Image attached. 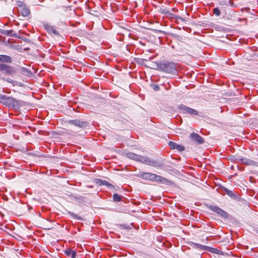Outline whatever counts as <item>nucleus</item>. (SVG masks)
<instances>
[{"label": "nucleus", "mask_w": 258, "mask_h": 258, "mask_svg": "<svg viewBox=\"0 0 258 258\" xmlns=\"http://www.w3.org/2000/svg\"><path fill=\"white\" fill-rule=\"evenodd\" d=\"M68 123L70 125H73L79 128H85L87 126V122L81 121L80 119L69 120L68 121Z\"/></svg>", "instance_id": "obj_8"}, {"label": "nucleus", "mask_w": 258, "mask_h": 258, "mask_svg": "<svg viewBox=\"0 0 258 258\" xmlns=\"http://www.w3.org/2000/svg\"><path fill=\"white\" fill-rule=\"evenodd\" d=\"M213 13L216 16H219L220 14L219 9L215 8L213 9Z\"/></svg>", "instance_id": "obj_24"}, {"label": "nucleus", "mask_w": 258, "mask_h": 258, "mask_svg": "<svg viewBox=\"0 0 258 258\" xmlns=\"http://www.w3.org/2000/svg\"><path fill=\"white\" fill-rule=\"evenodd\" d=\"M94 182H95L96 184H98L99 185H106V186L110 187H113V185L109 183L108 181L106 180H102L100 179L96 178L94 179Z\"/></svg>", "instance_id": "obj_17"}, {"label": "nucleus", "mask_w": 258, "mask_h": 258, "mask_svg": "<svg viewBox=\"0 0 258 258\" xmlns=\"http://www.w3.org/2000/svg\"><path fill=\"white\" fill-rule=\"evenodd\" d=\"M206 251H210L213 253H215L219 255H223V252L218 250V249L213 248L209 246H207Z\"/></svg>", "instance_id": "obj_19"}, {"label": "nucleus", "mask_w": 258, "mask_h": 258, "mask_svg": "<svg viewBox=\"0 0 258 258\" xmlns=\"http://www.w3.org/2000/svg\"><path fill=\"white\" fill-rule=\"evenodd\" d=\"M155 174L149 172H142L140 174V177L145 180L154 181Z\"/></svg>", "instance_id": "obj_14"}, {"label": "nucleus", "mask_w": 258, "mask_h": 258, "mask_svg": "<svg viewBox=\"0 0 258 258\" xmlns=\"http://www.w3.org/2000/svg\"><path fill=\"white\" fill-rule=\"evenodd\" d=\"M209 209L225 219H227L229 217V214L218 206H211L209 207Z\"/></svg>", "instance_id": "obj_7"}, {"label": "nucleus", "mask_w": 258, "mask_h": 258, "mask_svg": "<svg viewBox=\"0 0 258 258\" xmlns=\"http://www.w3.org/2000/svg\"><path fill=\"white\" fill-rule=\"evenodd\" d=\"M189 244L193 248H196L199 250L206 251L207 246L206 245H202V244H200L199 243L194 242H190Z\"/></svg>", "instance_id": "obj_15"}, {"label": "nucleus", "mask_w": 258, "mask_h": 258, "mask_svg": "<svg viewBox=\"0 0 258 258\" xmlns=\"http://www.w3.org/2000/svg\"><path fill=\"white\" fill-rule=\"evenodd\" d=\"M154 181L164 183L167 185H171L173 183L172 181L156 174H155Z\"/></svg>", "instance_id": "obj_11"}, {"label": "nucleus", "mask_w": 258, "mask_h": 258, "mask_svg": "<svg viewBox=\"0 0 258 258\" xmlns=\"http://www.w3.org/2000/svg\"><path fill=\"white\" fill-rule=\"evenodd\" d=\"M125 156L130 159L137 161H140L142 163L146 164L154 167L160 166V164L158 162L153 160L148 157L139 155L133 152H127L125 154Z\"/></svg>", "instance_id": "obj_1"}, {"label": "nucleus", "mask_w": 258, "mask_h": 258, "mask_svg": "<svg viewBox=\"0 0 258 258\" xmlns=\"http://www.w3.org/2000/svg\"><path fill=\"white\" fill-rule=\"evenodd\" d=\"M176 19L177 21H180L181 22H185V19L180 17H177Z\"/></svg>", "instance_id": "obj_26"}, {"label": "nucleus", "mask_w": 258, "mask_h": 258, "mask_svg": "<svg viewBox=\"0 0 258 258\" xmlns=\"http://www.w3.org/2000/svg\"><path fill=\"white\" fill-rule=\"evenodd\" d=\"M237 160L241 161L246 165H255L256 163L255 161L246 158H240Z\"/></svg>", "instance_id": "obj_16"}, {"label": "nucleus", "mask_w": 258, "mask_h": 258, "mask_svg": "<svg viewBox=\"0 0 258 258\" xmlns=\"http://www.w3.org/2000/svg\"><path fill=\"white\" fill-rule=\"evenodd\" d=\"M178 109L182 114H187L191 115H197L198 114V112L196 109L187 107L184 104L179 105Z\"/></svg>", "instance_id": "obj_4"}, {"label": "nucleus", "mask_w": 258, "mask_h": 258, "mask_svg": "<svg viewBox=\"0 0 258 258\" xmlns=\"http://www.w3.org/2000/svg\"><path fill=\"white\" fill-rule=\"evenodd\" d=\"M221 189L222 191H224L226 194V195L228 196L229 197H230L231 199L235 200H238L239 199L238 196L233 190L230 189L225 187H222L221 188Z\"/></svg>", "instance_id": "obj_10"}, {"label": "nucleus", "mask_w": 258, "mask_h": 258, "mask_svg": "<svg viewBox=\"0 0 258 258\" xmlns=\"http://www.w3.org/2000/svg\"><path fill=\"white\" fill-rule=\"evenodd\" d=\"M43 27L46 31L51 35H53L54 36H59V32L53 26L48 24H44Z\"/></svg>", "instance_id": "obj_9"}, {"label": "nucleus", "mask_w": 258, "mask_h": 258, "mask_svg": "<svg viewBox=\"0 0 258 258\" xmlns=\"http://www.w3.org/2000/svg\"><path fill=\"white\" fill-rule=\"evenodd\" d=\"M18 4L19 13L24 17H28L30 14L29 8L24 4L20 2Z\"/></svg>", "instance_id": "obj_6"}, {"label": "nucleus", "mask_w": 258, "mask_h": 258, "mask_svg": "<svg viewBox=\"0 0 258 258\" xmlns=\"http://www.w3.org/2000/svg\"><path fill=\"white\" fill-rule=\"evenodd\" d=\"M68 214L70 215L73 218L77 219V220H83V218L78 215L77 214H74L71 212H68Z\"/></svg>", "instance_id": "obj_22"}, {"label": "nucleus", "mask_w": 258, "mask_h": 258, "mask_svg": "<svg viewBox=\"0 0 258 258\" xmlns=\"http://www.w3.org/2000/svg\"><path fill=\"white\" fill-rule=\"evenodd\" d=\"M65 253L67 255H71L72 258H75L77 255V253L74 250H67L65 251Z\"/></svg>", "instance_id": "obj_21"}, {"label": "nucleus", "mask_w": 258, "mask_h": 258, "mask_svg": "<svg viewBox=\"0 0 258 258\" xmlns=\"http://www.w3.org/2000/svg\"><path fill=\"white\" fill-rule=\"evenodd\" d=\"M168 12H169V11H168V10H165V9L163 10V13L167 14V13H168Z\"/></svg>", "instance_id": "obj_27"}, {"label": "nucleus", "mask_w": 258, "mask_h": 258, "mask_svg": "<svg viewBox=\"0 0 258 258\" xmlns=\"http://www.w3.org/2000/svg\"><path fill=\"white\" fill-rule=\"evenodd\" d=\"M2 100L6 105L9 107H12L15 108H19L21 106V103L20 101L17 100L13 97H4Z\"/></svg>", "instance_id": "obj_3"}, {"label": "nucleus", "mask_w": 258, "mask_h": 258, "mask_svg": "<svg viewBox=\"0 0 258 258\" xmlns=\"http://www.w3.org/2000/svg\"><path fill=\"white\" fill-rule=\"evenodd\" d=\"M232 4V2L231 0H227V1H222L220 2L219 5L220 6L221 9H226L228 8V6L231 5Z\"/></svg>", "instance_id": "obj_18"}, {"label": "nucleus", "mask_w": 258, "mask_h": 258, "mask_svg": "<svg viewBox=\"0 0 258 258\" xmlns=\"http://www.w3.org/2000/svg\"><path fill=\"white\" fill-rule=\"evenodd\" d=\"M168 145L171 149H175L179 152H182L185 150V147L183 146L177 144L172 141H169Z\"/></svg>", "instance_id": "obj_13"}, {"label": "nucleus", "mask_w": 258, "mask_h": 258, "mask_svg": "<svg viewBox=\"0 0 258 258\" xmlns=\"http://www.w3.org/2000/svg\"><path fill=\"white\" fill-rule=\"evenodd\" d=\"M159 88V86H156L155 88H154V90H158Z\"/></svg>", "instance_id": "obj_28"}, {"label": "nucleus", "mask_w": 258, "mask_h": 258, "mask_svg": "<svg viewBox=\"0 0 258 258\" xmlns=\"http://www.w3.org/2000/svg\"><path fill=\"white\" fill-rule=\"evenodd\" d=\"M113 199L115 202H120L121 201V196L117 194L113 195Z\"/></svg>", "instance_id": "obj_23"}, {"label": "nucleus", "mask_w": 258, "mask_h": 258, "mask_svg": "<svg viewBox=\"0 0 258 258\" xmlns=\"http://www.w3.org/2000/svg\"><path fill=\"white\" fill-rule=\"evenodd\" d=\"M0 72L8 75H12L15 73V71L13 67L2 63H0Z\"/></svg>", "instance_id": "obj_5"}, {"label": "nucleus", "mask_w": 258, "mask_h": 258, "mask_svg": "<svg viewBox=\"0 0 258 258\" xmlns=\"http://www.w3.org/2000/svg\"><path fill=\"white\" fill-rule=\"evenodd\" d=\"M11 32H12V31L3 30V31L2 32V34L6 35H9L11 34Z\"/></svg>", "instance_id": "obj_25"}, {"label": "nucleus", "mask_w": 258, "mask_h": 258, "mask_svg": "<svg viewBox=\"0 0 258 258\" xmlns=\"http://www.w3.org/2000/svg\"><path fill=\"white\" fill-rule=\"evenodd\" d=\"M157 69L160 71L168 74H175L176 72V64L172 61L163 60L156 63Z\"/></svg>", "instance_id": "obj_2"}, {"label": "nucleus", "mask_w": 258, "mask_h": 258, "mask_svg": "<svg viewBox=\"0 0 258 258\" xmlns=\"http://www.w3.org/2000/svg\"><path fill=\"white\" fill-rule=\"evenodd\" d=\"M0 62L11 63L12 62V58L9 55L1 54L0 55Z\"/></svg>", "instance_id": "obj_20"}, {"label": "nucleus", "mask_w": 258, "mask_h": 258, "mask_svg": "<svg viewBox=\"0 0 258 258\" xmlns=\"http://www.w3.org/2000/svg\"><path fill=\"white\" fill-rule=\"evenodd\" d=\"M190 138L197 144H202L204 143V139L197 133H192L190 135Z\"/></svg>", "instance_id": "obj_12"}]
</instances>
